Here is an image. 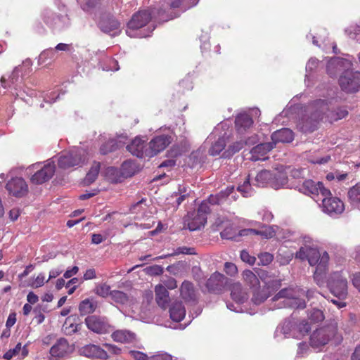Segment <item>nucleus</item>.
I'll return each instance as SVG.
<instances>
[{"label":"nucleus","instance_id":"20e7f679","mask_svg":"<svg viewBox=\"0 0 360 360\" xmlns=\"http://www.w3.org/2000/svg\"><path fill=\"white\" fill-rule=\"evenodd\" d=\"M301 295H304V292L299 289L284 288L275 295L274 300L284 299L283 304L285 307H289L296 309H304L305 307V302L300 298Z\"/></svg>","mask_w":360,"mask_h":360},{"label":"nucleus","instance_id":"8fccbe9b","mask_svg":"<svg viewBox=\"0 0 360 360\" xmlns=\"http://www.w3.org/2000/svg\"><path fill=\"white\" fill-rule=\"evenodd\" d=\"M255 235H259L265 238H271L275 236V231L271 226H263L260 230H256Z\"/></svg>","mask_w":360,"mask_h":360},{"label":"nucleus","instance_id":"473e14b6","mask_svg":"<svg viewBox=\"0 0 360 360\" xmlns=\"http://www.w3.org/2000/svg\"><path fill=\"white\" fill-rule=\"evenodd\" d=\"M195 215L193 219L188 221V228L190 231H195L204 226L207 222V217L201 214H193Z\"/></svg>","mask_w":360,"mask_h":360},{"label":"nucleus","instance_id":"9d476101","mask_svg":"<svg viewBox=\"0 0 360 360\" xmlns=\"http://www.w3.org/2000/svg\"><path fill=\"white\" fill-rule=\"evenodd\" d=\"M312 109L314 112L310 119L313 122L310 124H308L307 122L306 123L302 122V126H300V129L304 132L314 131L316 127V123L319 120H323V115L328 111V107L326 102L322 100H318L313 103Z\"/></svg>","mask_w":360,"mask_h":360},{"label":"nucleus","instance_id":"c03bdc74","mask_svg":"<svg viewBox=\"0 0 360 360\" xmlns=\"http://www.w3.org/2000/svg\"><path fill=\"white\" fill-rule=\"evenodd\" d=\"M193 253V249L192 248H188L186 247H180L175 250L173 252L157 257L155 259H153V260H159L167 258L170 256L177 255L179 254L192 255Z\"/></svg>","mask_w":360,"mask_h":360},{"label":"nucleus","instance_id":"a18cd8bd","mask_svg":"<svg viewBox=\"0 0 360 360\" xmlns=\"http://www.w3.org/2000/svg\"><path fill=\"white\" fill-rule=\"evenodd\" d=\"M96 305L89 300H83L79 304V311L81 314L85 315L94 311Z\"/></svg>","mask_w":360,"mask_h":360},{"label":"nucleus","instance_id":"c9c22d12","mask_svg":"<svg viewBox=\"0 0 360 360\" xmlns=\"http://www.w3.org/2000/svg\"><path fill=\"white\" fill-rule=\"evenodd\" d=\"M244 281L251 288H257L259 285L258 277L251 271L245 270L242 274Z\"/></svg>","mask_w":360,"mask_h":360},{"label":"nucleus","instance_id":"de8ad7c7","mask_svg":"<svg viewBox=\"0 0 360 360\" xmlns=\"http://www.w3.org/2000/svg\"><path fill=\"white\" fill-rule=\"evenodd\" d=\"M238 191L241 193L244 197L250 196L252 193V188L250 184V179L247 177L243 184L238 186Z\"/></svg>","mask_w":360,"mask_h":360},{"label":"nucleus","instance_id":"cd10ccee","mask_svg":"<svg viewBox=\"0 0 360 360\" xmlns=\"http://www.w3.org/2000/svg\"><path fill=\"white\" fill-rule=\"evenodd\" d=\"M155 300L158 304L162 307L165 308L169 301V292L165 286L162 285H156L155 288Z\"/></svg>","mask_w":360,"mask_h":360},{"label":"nucleus","instance_id":"680f3d73","mask_svg":"<svg viewBox=\"0 0 360 360\" xmlns=\"http://www.w3.org/2000/svg\"><path fill=\"white\" fill-rule=\"evenodd\" d=\"M240 257L243 262L250 265H253L255 264L256 257L250 255L246 250H242L240 252Z\"/></svg>","mask_w":360,"mask_h":360},{"label":"nucleus","instance_id":"052dcab7","mask_svg":"<svg viewBox=\"0 0 360 360\" xmlns=\"http://www.w3.org/2000/svg\"><path fill=\"white\" fill-rule=\"evenodd\" d=\"M55 56V51L53 49H47L41 52L39 56V63L42 64L46 62V58H53Z\"/></svg>","mask_w":360,"mask_h":360},{"label":"nucleus","instance_id":"72a5a7b5","mask_svg":"<svg viewBox=\"0 0 360 360\" xmlns=\"http://www.w3.org/2000/svg\"><path fill=\"white\" fill-rule=\"evenodd\" d=\"M252 124V120L248 114H240L236 118V127L240 132L249 128Z\"/></svg>","mask_w":360,"mask_h":360},{"label":"nucleus","instance_id":"f8f14e48","mask_svg":"<svg viewBox=\"0 0 360 360\" xmlns=\"http://www.w3.org/2000/svg\"><path fill=\"white\" fill-rule=\"evenodd\" d=\"M171 143V136L165 134L155 136L148 144L146 156L153 157L166 148Z\"/></svg>","mask_w":360,"mask_h":360},{"label":"nucleus","instance_id":"603ef678","mask_svg":"<svg viewBox=\"0 0 360 360\" xmlns=\"http://www.w3.org/2000/svg\"><path fill=\"white\" fill-rule=\"evenodd\" d=\"M197 1H195L192 5L190 6H185L184 4V2L182 0H174L171 4H170V8L175 9V8H180L181 12H184L187 9L191 8L192 6L197 4Z\"/></svg>","mask_w":360,"mask_h":360},{"label":"nucleus","instance_id":"7ed1b4c3","mask_svg":"<svg viewBox=\"0 0 360 360\" xmlns=\"http://www.w3.org/2000/svg\"><path fill=\"white\" fill-rule=\"evenodd\" d=\"M87 151L81 148L72 149L63 153L58 159V167L61 169H69L75 166L81 167L88 160Z\"/></svg>","mask_w":360,"mask_h":360},{"label":"nucleus","instance_id":"a211bd4d","mask_svg":"<svg viewBox=\"0 0 360 360\" xmlns=\"http://www.w3.org/2000/svg\"><path fill=\"white\" fill-rule=\"evenodd\" d=\"M146 140H142L139 137H136L130 144L127 145V148L129 153L138 158L146 156L147 148L145 146Z\"/></svg>","mask_w":360,"mask_h":360},{"label":"nucleus","instance_id":"423d86ee","mask_svg":"<svg viewBox=\"0 0 360 360\" xmlns=\"http://www.w3.org/2000/svg\"><path fill=\"white\" fill-rule=\"evenodd\" d=\"M337 330L338 326L335 322L331 323L326 327L316 330L313 332L310 338L311 347L319 348L326 345L332 338L335 337Z\"/></svg>","mask_w":360,"mask_h":360},{"label":"nucleus","instance_id":"e433bc0d","mask_svg":"<svg viewBox=\"0 0 360 360\" xmlns=\"http://www.w3.org/2000/svg\"><path fill=\"white\" fill-rule=\"evenodd\" d=\"M254 143V141H236L233 144L230 145L227 150H225L224 155L226 157L231 156L236 153L238 152L240 150H241L245 145L248 144H252Z\"/></svg>","mask_w":360,"mask_h":360},{"label":"nucleus","instance_id":"c85d7f7f","mask_svg":"<svg viewBox=\"0 0 360 360\" xmlns=\"http://www.w3.org/2000/svg\"><path fill=\"white\" fill-rule=\"evenodd\" d=\"M169 314L174 321L179 322L185 317V307L181 302H175L169 309Z\"/></svg>","mask_w":360,"mask_h":360},{"label":"nucleus","instance_id":"4468645a","mask_svg":"<svg viewBox=\"0 0 360 360\" xmlns=\"http://www.w3.org/2000/svg\"><path fill=\"white\" fill-rule=\"evenodd\" d=\"M6 188L10 194L21 197L27 193L28 187L22 178L16 177L10 180L6 184Z\"/></svg>","mask_w":360,"mask_h":360},{"label":"nucleus","instance_id":"79ce46f5","mask_svg":"<svg viewBox=\"0 0 360 360\" xmlns=\"http://www.w3.org/2000/svg\"><path fill=\"white\" fill-rule=\"evenodd\" d=\"M226 145V137L225 134L219 137V139L212 146L209 153L212 155H217L219 154L221 151L224 148Z\"/></svg>","mask_w":360,"mask_h":360},{"label":"nucleus","instance_id":"b1692460","mask_svg":"<svg viewBox=\"0 0 360 360\" xmlns=\"http://www.w3.org/2000/svg\"><path fill=\"white\" fill-rule=\"evenodd\" d=\"M180 294L182 299L186 302H195L197 295L192 283L185 281L180 287Z\"/></svg>","mask_w":360,"mask_h":360},{"label":"nucleus","instance_id":"4c0bfd02","mask_svg":"<svg viewBox=\"0 0 360 360\" xmlns=\"http://www.w3.org/2000/svg\"><path fill=\"white\" fill-rule=\"evenodd\" d=\"M272 180L273 174L268 170L261 171L255 177V181L259 186H264L266 184H271Z\"/></svg>","mask_w":360,"mask_h":360},{"label":"nucleus","instance_id":"0e129e2a","mask_svg":"<svg viewBox=\"0 0 360 360\" xmlns=\"http://www.w3.org/2000/svg\"><path fill=\"white\" fill-rule=\"evenodd\" d=\"M224 271L231 276H234L238 274V268L236 265L232 262H226L224 264Z\"/></svg>","mask_w":360,"mask_h":360},{"label":"nucleus","instance_id":"dca6fc26","mask_svg":"<svg viewBox=\"0 0 360 360\" xmlns=\"http://www.w3.org/2000/svg\"><path fill=\"white\" fill-rule=\"evenodd\" d=\"M85 323L87 328L96 333H106L108 332L109 325L102 319L96 316L86 318Z\"/></svg>","mask_w":360,"mask_h":360},{"label":"nucleus","instance_id":"5fc2aeb1","mask_svg":"<svg viewBox=\"0 0 360 360\" xmlns=\"http://www.w3.org/2000/svg\"><path fill=\"white\" fill-rule=\"evenodd\" d=\"M134 163L129 160L125 161L122 165V173L125 176H131L134 172Z\"/></svg>","mask_w":360,"mask_h":360},{"label":"nucleus","instance_id":"2f4dec72","mask_svg":"<svg viewBox=\"0 0 360 360\" xmlns=\"http://www.w3.org/2000/svg\"><path fill=\"white\" fill-rule=\"evenodd\" d=\"M28 354V349L26 345L22 347L21 343H18L13 349H9L4 355V358L6 360H10L13 356H20L21 358L25 357Z\"/></svg>","mask_w":360,"mask_h":360},{"label":"nucleus","instance_id":"13d9d810","mask_svg":"<svg viewBox=\"0 0 360 360\" xmlns=\"http://www.w3.org/2000/svg\"><path fill=\"white\" fill-rule=\"evenodd\" d=\"M145 271L150 276H158L163 273V267L155 264L146 267Z\"/></svg>","mask_w":360,"mask_h":360},{"label":"nucleus","instance_id":"7c9ffc66","mask_svg":"<svg viewBox=\"0 0 360 360\" xmlns=\"http://www.w3.org/2000/svg\"><path fill=\"white\" fill-rule=\"evenodd\" d=\"M231 297L236 303H243L248 300V293L240 283H234L231 288Z\"/></svg>","mask_w":360,"mask_h":360},{"label":"nucleus","instance_id":"69168bd1","mask_svg":"<svg viewBox=\"0 0 360 360\" xmlns=\"http://www.w3.org/2000/svg\"><path fill=\"white\" fill-rule=\"evenodd\" d=\"M179 196L176 200V207H178L181 203L187 198L188 193L187 188L185 186H180L179 188Z\"/></svg>","mask_w":360,"mask_h":360},{"label":"nucleus","instance_id":"6e6d98bb","mask_svg":"<svg viewBox=\"0 0 360 360\" xmlns=\"http://www.w3.org/2000/svg\"><path fill=\"white\" fill-rule=\"evenodd\" d=\"M309 318L313 322H320L324 319V315L321 310L313 309L309 313Z\"/></svg>","mask_w":360,"mask_h":360},{"label":"nucleus","instance_id":"a878e982","mask_svg":"<svg viewBox=\"0 0 360 360\" xmlns=\"http://www.w3.org/2000/svg\"><path fill=\"white\" fill-rule=\"evenodd\" d=\"M225 282V276L221 273L215 272L209 278L206 285L209 290L214 291L221 289Z\"/></svg>","mask_w":360,"mask_h":360},{"label":"nucleus","instance_id":"4d7b16f0","mask_svg":"<svg viewBox=\"0 0 360 360\" xmlns=\"http://www.w3.org/2000/svg\"><path fill=\"white\" fill-rule=\"evenodd\" d=\"M117 147H119V146L116 143V141L115 140H110L101 147L100 151L102 154H106L112 151Z\"/></svg>","mask_w":360,"mask_h":360},{"label":"nucleus","instance_id":"f3484780","mask_svg":"<svg viewBox=\"0 0 360 360\" xmlns=\"http://www.w3.org/2000/svg\"><path fill=\"white\" fill-rule=\"evenodd\" d=\"M81 354L92 358L105 359L108 358L107 351L96 345H88L80 349Z\"/></svg>","mask_w":360,"mask_h":360},{"label":"nucleus","instance_id":"f257e3e1","mask_svg":"<svg viewBox=\"0 0 360 360\" xmlns=\"http://www.w3.org/2000/svg\"><path fill=\"white\" fill-rule=\"evenodd\" d=\"M352 63L347 59L334 58L327 65V72L330 77L342 72L339 84L345 92L353 93L360 89V72L351 70Z\"/></svg>","mask_w":360,"mask_h":360},{"label":"nucleus","instance_id":"39448f33","mask_svg":"<svg viewBox=\"0 0 360 360\" xmlns=\"http://www.w3.org/2000/svg\"><path fill=\"white\" fill-rule=\"evenodd\" d=\"M27 169L29 171L37 169L30 180L33 184H41L52 178L55 173L56 167L54 162L49 160L42 167H41V163L37 162L29 167Z\"/></svg>","mask_w":360,"mask_h":360},{"label":"nucleus","instance_id":"09e8293b","mask_svg":"<svg viewBox=\"0 0 360 360\" xmlns=\"http://www.w3.org/2000/svg\"><path fill=\"white\" fill-rule=\"evenodd\" d=\"M46 282L47 281H46L45 274L40 273L36 278L30 280L29 285L33 288H37L43 286Z\"/></svg>","mask_w":360,"mask_h":360},{"label":"nucleus","instance_id":"49530a36","mask_svg":"<svg viewBox=\"0 0 360 360\" xmlns=\"http://www.w3.org/2000/svg\"><path fill=\"white\" fill-rule=\"evenodd\" d=\"M112 291L110 290V286L106 283L99 284L95 288V293L102 297H110Z\"/></svg>","mask_w":360,"mask_h":360},{"label":"nucleus","instance_id":"bf43d9fd","mask_svg":"<svg viewBox=\"0 0 360 360\" xmlns=\"http://www.w3.org/2000/svg\"><path fill=\"white\" fill-rule=\"evenodd\" d=\"M63 329L66 333L71 334L77 330V325L72 323L71 322V318L68 317L66 319L63 324Z\"/></svg>","mask_w":360,"mask_h":360},{"label":"nucleus","instance_id":"5701e85b","mask_svg":"<svg viewBox=\"0 0 360 360\" xmlns=\"http://www.w3.org/2000/svg\"><path fill=\"white\" fill-rule=\"evenodd\" d=\"M273 148L274 144L271 143H264L258 144L257 146L254 147L251 150V159L255 161L259 160H265V155H266V153Z\"/></svg>","mask_w":360,"mask_h":360},{"label":"nucleus","instance_id":"37998d69","mask_svg":"<svg viewBox=\"0 0 360 360\" xmlns=\"http://www.w3.org/2000/svg\"><path fill=\"white\" fill-rule=\"evenodd\" d=\"M348 115V112L345 108H338L335 111L329 112L327 114V117L330 122L337 121L345 117Z\"/></svg>","mask_w":360,"mask_h":360},{"label":"nucleus","instance_id":"6e6552de","mask_svg":"<svg viewBox=\"0 0 360 360\" xmlns=\"http://www.w3.org/2000/svg\"><path fill=\"white\" fill-rule=\"evenodd\" d=\"M330 292L340 300H345L347 295V281L342 272H335L331 274L328 282Z\"/></svg>","mask_w":360,"mask_h":360},{"label":"nucleus","instance_id":"f03ea898","mask_svg":"<svg viewBox=\"0 0 360 360\" xmlns=\"http://www.w3.org/2000/svg\"><path fill=\"white\" fill-rule=\"evenodd\" d=\"M296 258L302 260L307 259L311 266L316 265L314 279L317 285H321L323 283V274L329 261L328 254L325 251L320 253L316 248L305 245L301 247L296 253Z\"/></svg>","mask_w":360,"mask_h":360},{"label":"nucleus","instance_id":"c756f323","mask_svg":"<svg viewBox=\"0 0 360 360\" xmlns=\"http://www.w3.org/2000/svg\"><path fill=\"white\" fill-rule=\"evenodd\" d=\"M111 300L116 304L130 306L134 303L132 297L120 290H112L110 293Z\"/></svg>","mask_w":360,"mask_h":360},{"label":"nucleus","instance_id":"4be33fe9","mask_svg":"<svg viewBox=\"0 0 360 360\" xmlns=\"http://www.w3.org/2000/svg\"><path fill=\"white\" fill-rule=\"evenodd\" d=\"M294 136L292 130L288 128H283L274 132L271 135L274 146L276 143H290L293 140Z\"/></svg>","mask_w":360,"mask_h":360},{"label":"nucleus","instance_id":"1a4fd4ad","mask_svg":"<svg viewBox=\"0 0 360 360\" xmlns=\"http://www.w3.org/2000/svg\"><path fill=\"white\" fill-rule=\"evenodd\" d=\"M81 7L94 18H101L108 13L110 3L108 0H85Z\"/></svg>","mask_w":360,"mask_h":360},{"label":"nucleus","instance_id":"f704fd0d","mask_svg":"<svg viewBox=\"0 0 360 360\" xmlns=\"http://www.w3.org/2000/svg\"><path fill=\"white\" fill-rule=\"evenodd\" d=\"M272 290H268L266 287L264 286L262 290H256L253 292L252 301L254 304L259 305L264 302L270 295Z\"/></svg>","mask_w":360,"mask_h":360},{"label":"nucleus","instance_id":"393cba45","mask_svg":"<svg viewBox=\"0 0 360 360\" xmlns=\"http://www.w3.org/2000/svg\"><path fill=\"white\" fill-rule=\"evenodd\" d=\"M258 278H259L264 283V286L268 290H274L281 285V282L269 275V274L264 270H259L257 271Z\"/></svg>","mask_w":360,"mask_h":360},{"label":"nucleus","instance_id":"3c124183","mask_svg":"<svg viewBox=\"0 0 360 360\" xmlns=\"http://www.w3.org/2000/svg\"><path fill=\"white\" fill-rule=\"evenodd\" d=\"M345 32L351 39H356L360 41V26L352 25L348 27Z\"/></svg>","mask_w":360,"mask_h":360},{"label":"nucleus","instance_id":"0eeeda50","mask_svg":"<svg viewBox=\"0 0 360 360\" xmlns=\"http://www.w3.org/2000/svg\"><path fill=\"white\" fill-rule=\"evenodd\" d=\"M150 19L151 13L148 11H141L135 13L128 23L127 29L126 30L127 34L130 37H146V35L137 33L136 31L145 26Z\"/></svg>","mask_w":360,"mask_h":360},{"label":"nucleus","instance_id":"58836bf2","mask_svg":"<svg viewBox=\"0 0 360 360\" xmlns=\"http://www.w3.org/2000/svg\"><path fill=\"white\" fill-rule=\"evenodd\" d=\"M233 187H228L225 191H221L219 193L209 197V202L212 205L220 204L222 201L228 197L233 191Z\"/></svg>","mask_w":360,"mask_h":360},{"label":"nucleus","instance_id":"9b49d317","mask_svg":"<svg viewBox=\"0 0 360 360\" xmlns=\"http://www.w3.org/2000/svg\"><path fill=\"white\" fill-rule=\"evenodd\" d=\"M298 191L307 195H319L321 194L323 197L330 196L331 193L330 190L326 188L321 182H314L312 180H305L302 184L297 186Z\"/></svg>","mask_w":360,"mask_h":360},{"label":"nucleus","instance_id":"ea45409f","mask_svg":"<svg viewBox=\"0 0 360 360\" xmlns=\"http://www.w3.org/2000/svg\"><path fill=\"white\" fill-rule=\"evenodd\" d=\"M348 198L351 204L358 205L360 203V184H356L348 191Z\"/></svg>","mask_w":360,"mask_h":360},{"label":"nucleus","instance_id":"aec40b11","mask_svg":"<svg viewBox=\"0 0 360 360\" xmlns=\"http://www.w3.org/2000/svg\"><path fill=\"white\" fill-rule=\"evenodd\" d=\"M71 352V347L68 341L61 338L55 343L50 349V354L53 357H63Z\"/></svg>","mask_w":360,"mask_h":360},{"label":"nucleus","instance_id":"338daca9","mask_svg":"<svg viewBox=\"0 0 360 360\" xmlns=\"http://www.w3.org/2000/svg\"><path fill=\"white\" fill-rule=\"evenodd\" d=\"M209 204H211L210 202H209V200H207V202L205 201V202H202L199 207H198V214H201L202 216H206V214L207 213L210 212V206H209Z\"/></svg>","mask_w":360,"mask_h":360},{"label":"nucleus","instance_id":"6ab92c4d","mask_svg":"<svg viewBox=\"0 0 360 360\" xmlns=\"http://www.w3.org/2000/svg\"><path fill=\"white\" fill-rule=\"evenodd\" d=\"M111 338L115 342L122 344L134 343L136 340V334L126 329L114 331L111 334Z\"/></svg>","mask_w":360,"mask_h":360},{"label":"nucleus","instance_id":"774afa93","mask_svg":"<svg viewBox=\"0 0 360 360\" xmlns=\"http://www.w3.org/2000/svg\"><path fill=\"white\" fill-rule=\"evenodd\" d=\"M129 354L135 360H148L147 355L141 352L130 350Z\"/></svg>","mask_w":360,"mask_h":360},{"label":"nucleus","instance_id":"2eb2a0df","mask_svg":"<svg viewBox=\"0 0 360 360\" xmlns=\"http://www.w3.org/2000/svg\"><path fill=\"white\" fill-rule=\"evenodd\" d=\"M32 63L30 60L23 61L22 65L15 67L8 77L9 85L18 84L20 80L25 76L30 70Z\"/></svg>","mask_w":360,"mask_h":360},{"label":"nucleus","instance_id":"412c9836","mask_svg":"<svg viewBox=\"0 0 360 360\" xmlns=\"http://www.w3.org/2000/svg\"><path fill=\"white\" fill-rule=\"evenodd\" d=\"M277 172L273 174V180L271 181V186L274 189H279L288 184V172L286 168L281 166L276 168Z\"/></svg>","mask_w":360,"mask_h":360},{"label":"nucleus","instance_id":"864d4df0","mask_svg":"<svg viewBox=\"0 0 360 360\" xmlns=\"http://www.w3.org/2000/svg\"><path fill=\"white\" fill-rule=\"evenodd\" d=\"M259 265L266 266L269 264L274 259V256L269 252H262L258 255Z\"/></svg>","mask_w":360,"mask_h":360},{"label":"nucleus","instance_id":"ddd939ff","mask_svg":"<svg viewBox=\"0 0 360 360\" xmlns=\"http://www.w3.org/2000/svg\"><path fill=\"white\" fill-rule=\"evenodd\" d=\"M322 204L323 211L330 216L340 214L345 210L343 202L336 197H323Z\"/></svg>","mask_w":360,"mask_h":360},{"label":"nucleus","instance_id":"bb28decb","mask_svg":"<svg viewBox=\"0 0 360 360\" xmlns=\"http://www.w3.org/2000/svg\"><path fill=\"white\" fill-rule=\"evenodd\" d=\"M98 25L102 31L106 33H110L113 32L112 34H115L120 28V22L114 19L109 18L108 20L99 18Z\"/></svg>","mask_w":360,"mask_h":360},{"label":"nucleus","instance_id":"a19ab883","mask_svg":"<svg viewBox=\"0 0 360 360\" xmlns=\"http://www.w3.org/2000/svg\"><path fill=\"white\" fill-rule=\"evenodd\" d=\"M100 170V163L99 162H94L90 170L86 174V176L84 179V182L86 184H90L93 183L97 178L98 172Z\"/></svg>","mask_w":360,"mask_h":360},{"label":"nucleus","instance_id":"e2e57ef3","mask_svg":"<svg viewBox=\"0 0 360 360\" xmlns=\"http://www.w3.org/2000/svg\"><path fill=\"white\" fill-rule=\"evenodd\" d=\"M319 60L314 58H311L306 65V77H308L309 76V74L313 72L314 70H315L318 67Z\"/></svg>","mask_w":360,"mask_h":360}]
</instances>
